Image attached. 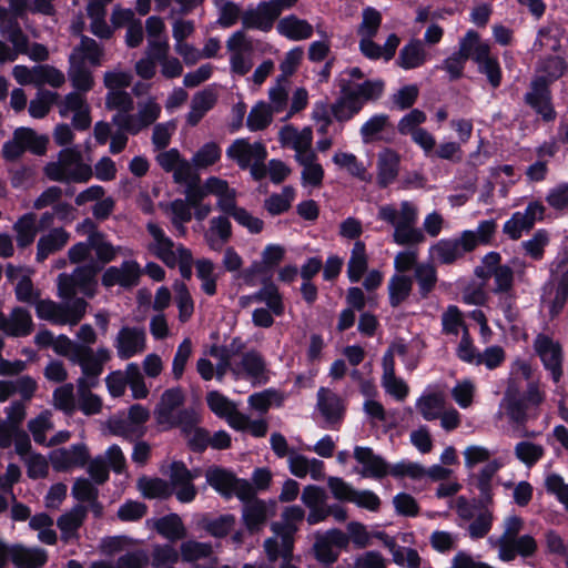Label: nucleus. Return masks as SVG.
<instances>
[{
    "label": "nucleus",
    "instance_id": "cd10ccee",
    "mask_svg": "<svg viewBox=\"0 0 568 568\" xmlns=\"http://www.w3.org/2000/svg\"><path fill=\"white\" fill-rule=\"evenodd\" d=\"M103 49L100 44L87 36H82L80 43L72 50L69 62H77L82 65L98 67L101 64Z\"/></svg>",
    "mask_w": 568,
    "mask_h": 568
},
{
    "label": "nucleus",
    "instance_id": "bf43d9fd",
    "mask_svg": "<svg viewBox=\"0 0 568 568\" xmlns=\"http://www.w3.org/2000/svg\"><path fill=\"white\" fill-rule=\"evenodd\" d=\"M69 63L70 67L68 70V75L72 87L77 90L75 92H80L82 94L89 92L94 84L91 70L87 65H82L77 62Z\"/></svg>",
    "mask_w": 568,
    "mask_h": 568
},
{
    "label": "nucleus",
    "instance_id": "b1692460",
    "mask_svg": "<svg viewBox=\"0 0 568 568\" xmlns=\"http://www.w3.org/2000/svg\"><path fill=\"white\" fill-rule=\"evenodd\" d=\"M288 468L298 478L310 475L314 480H322L325 477L324 463L322 460L308 458L295 452H292L288 456Z\"/></svg>",
    "mask_w": 568,
    "mask_h": 568
},
{
    "label": "nucleus",
    "instance_id": "37998d69",
    "mask_svg": "<svg viewBox=\"0 0 568 568\" xmlns=\"http://www.w3.org/2000/svg\"><path fill=\"white\" fill-rule=\"evenodd\" d=\"M16 233V241L19 247L30 246L38 234L37 215L32 212L21 215L12 226Z\"/></svg>",
    "mask_w": 568,
    "mask_h": 568
},
{
    "label": "nucleus",
    "instance_id": "c9c22d12",
    "mask_svg": "<svg viewBox=\"0 0 568 568\" xmlns=\"http://www.w3.org/2000/svg\"><path fill=\"white\" fill-rule=\"evenodd\" d=\"M368 254L366 245L363 241L357 240L352 250L347 261V277L351 283H358L362 276L368 270Z\"/></svg>",
    "mask_w": 568,
    "mask_h": 568
},
{
    "label": "nucleus",
    "instance_id": "423d86ee",
    "mask_svg": "<svg viewBox=\"0 0 568 568\" xmlns=\"http://www.w3.org/2000/svg\"><path fill=\"white\" fill-rule=\"evenodd\" d=\"M226 155L235 161L241 169H250L254 180L258 181L266 176L264 161L267 151L263 143H250L246 139H237L227 148Z\"/></svg>",
    "mask_w": 568,
    "mask_h": 568
},
{
    "label": "nucleus",
    "instance_id": "4c0bfd02",
    "mask_svg": "<svg viewBox=\"0 0 568 568\" xmlns=\"http://www.w3.org/2000/svg\"><path fill=\"white\" fill-rule=\"evenodd\" d=\"M523 526L524 521L518 516H510L506 518L504 532L497 541L498 556L503 561L514 560V552L510 549V541L518 537Z\"/></svg>",
    "mask_w": 568,
    "mask_h": 568
},
{
    "label": "nucleus",
    "instance_id": "9d476101",
    "mask_svg": "<svg viewBox=\"0 0 568 568\" xmlns=\"http://www.w3.org/2000/svg\"><path fill=\"white\" fill-rule=\"evenodd\" d=\"M111 359V351L106 347H99L93 351L89 346H83L80 353L74 357L73 364L81 367L82 376L77 382L78 388L85 385L97 386L99 377L103 372V365Z\"/></svg>",
    "mask_w": 568,
    "mask_h": 568
},
{
    "label": "nucleus",
    "instance_id": "0eeeda50",
    "mask_svg": "<svg viewBox=\"0 0 568 568\" xmlns=\"http://www.w3.org/2000/svg\"><path fill=\"white\" fill-rule=\"evenodd\" d=\"M87 302L77 298L71 304H59L51 300H38L34 304L37 316L57 325H75L85 314Z\"/></svg>",
    "mask_w": 568,
    "mask_h": 568
},
{
    "label": "nucleus",
    "instance_id": "5701e85b",
    "mask_svg": "<svg viewBox=\"0 0 568 568\" xmlns=\"http://www.w3.org/2000/svg\"><path fill=\"white\" fill-rule=\"evenodd\" d=\"M70 237V233L63 227L51 229L38 240L36 260L43 262L51 254L61 251L68 244Z\"/></svg>",
    "mask_w": 568,
    "mask_h": 568
},
{
    "label": "nucleus",
    "instance_id": "09e8293b",
    "mask_svg": "<svg viewBox=\"0 0 568 568\" xmlns=\"http://www.w3.org/2000/svg\"><path fill=\"white\" fill-rule=\"evenodd\" d=\"M156 531L164 538L175 541L186 537V528L176 514H171L158 519L154 524Z\"/></svg>",
    "mask_w": 568,
    "mask_h": 568
},
{
    "label": "nucleus",
    "instance_id": "9b49d317",
    "mask_svg": "<svg viewBox=\"0 0 568 568\" xmlns=\"http://www.w3.org/2000/svg\"><path fill=\"white\" fill-rule=\"evenodd\" d=\"M500 260L501 257L499 253L489 252L483 258V266L477 267L475 274L480 278L493 276V293L499 295L510 294L514 288V270L509 265L500 264Z\"/></svg>",
    "mask_w": 568,
    "mask_h": 568
},
{
    "label": "nucleus",
    "instance_id": "58836bf2",
    "mask_svg": "<svg viewBox=\"0 0 568 568\" xmlns=\"http://www.w3.org/2000/svg\"><path fill=\"white\" fill-rule=\"evenodd\" d=\"M92 251L95 253L97 260L102 264L114 261L119 255H131L132 252L122 246H114L104 233L95 234L90 241Z\"/></svg>",
    "mask_w": 568,
    "mask_h": 568
},
{
    "label": "nucleus",
    "instance_id": "a878e982",
    "mask_svg": "<svg viewBox=\"0 0 568 568\" xmlns=\"http://www.w3.org/2000/svg\"><path fill=\"white\" fill-rule=\"evenodd\" d=\"M339 97L329 106L334 119L338 122H347L358 114L364 108L358 100L354 98L353 91L345 89L339 82Z\"/></svg>",
    "mask_w": 568,
    "mask_h": 568
},
{
    "label": "nucleus",
    "instance_id": "864d4df0",
    "mask_svg": "<svg viewBox=\"0 0 568 568\" xmlns=\"http://www.w3.org/2000/svg\"><path fill=\"white\" fill-rule=\"evenodd\" d=\"M196 276L201 281V290L209 296L216 294L217 275L215 274V265L207 258H200L195 262Z\"/></svg>",
    "mask_w": 568,
    "mask_h": 568
},
{
    "label": "nucleus",
    "instance_id": "e433bc0d",
    "mask_svg": "<svg viewBox=\"0 0 568 568\" xmlns=\"http://www.w3.org/2000/svg\"><path fill=\"white\" fill-rule=\"evenodd\" d=\"M33 321L29 311L16 307L7 317L6 335L11 337H24L32 333Z\"/></svg>",
    "mask_w": 568,
    "mask_h": 568
},
{
    "label": "nucleus",
    "instance_id": "412c9836",
    "mask_svg": "<svg viewBox=\"0 0 568 568\" xmlns=\"http://www.w3.org/2000/svg\"><path fill=\"white\" fill-rule=\"evenodd\" d=\"M280 143L285 148H291L295 151V161L314 153L312 149L313 131L310 126L297 130L293 125H285L278 132Z\"/></svg>",
    "mask_w": 568,
    "mask_h": 568
},
{
    "label": "nucleus",
    "instance_id": "c756f323",
    "mask_svg": "<svg viewBox=\"0 0 568 568\" xmlns=\"http://www.w3.org/2000/svg\"><path fill=\"white\" fill-rule=\"evenodd\" d=\"M317 407L327 423H338L344 415V404L342 398L327 388H320L317 392Z\"/></svg>",
    "mask_w": 568,
    "mask_h": 568
},
{
    "label": "nucleus",
    "instance_id": "49530a36",
    "mask_svg": "<svg viewBox=\"0 0 568 568\" xmlns=\"http://www.w3.org/2000/svg\"><path fill=\"white\" fill-rule=\"evenodd\" d=\"M11 561L19 568H38L47 561V555L39 548L14 545L11 547Z\"/></svg>",
    "mask_w": 568,
    "mask_h": 568
},
{
    "label": "nucleus",
    "instance_id": "4be33fe9",
    "mask_svg": "<svg viewBox=\"0 0 568 568\" xmlns=\"http://www.w3.org/2000/svg\"><path fill=\"white\" fill-rule=\"evenodd\" d=\"M354 458L362 465L359 474L363 477L383 478L388 473L390 474L388 464L369 447L356 446Z\"/></svg>",
    "mask_w": 568,
    "mask_h": 568
},
{
    "label": "nucleus",
    "instance_id": "052dcab7",
    "mask_svg": "<svg viewBox=\"0 0 568 568\" xmlns=\"http://www.w3.org/2000/svg\"><path fill=\"white\" fill-rule=\"evenodd\" d=\"M13 136L22 146V149L30 150L32 153L41 155L45 152L48 139L39 136L37 133L28 128H19L13 132Z\"/></svg>",
    "mask_w": 568,
    "mask_h": 568
},
{
    "label": "nucleus",
    "instance_id": "5fc2aeb1",
    "mask_svg": "<svg viewBox=\"0 0 568 568\" xmlns=\"http://www.w3.org/2000/svg\"><path fill=\"white\" fill-rule=\"evenodd\" d=\"M217 10V24L222 28H231L239 20L242 21L243 11L241 6L232 0H214Z\"/></svg>",
    "mask_w": 568,
    "mask_h": 568
},
{
    "label": "nucleus",
    "instance_id": "ea45409f",
    "mask_svg": "<svg viewBox=\"0 0 568 568\" xmlns=\"http://www.w3.org/2000/svg\"><path fill=\"white\" fill-rule=\"evenodd\" d=\"M333 163L339 169L345 170L353 178L362 182H371L373 176L367 168L361 162L357 156L349 152H336L332 158Z\"/></svg>",
    "mask_w": 568,
    "mask_h": 568
},
{
    "label": "nucleus",
    "instance_id": "72a5a7b5",
    "mask_svg": "<svg viewBox=\"0 0 568 568\" xmlns=\"http://www.w3.org/2000/svg\"><path fill=\"white\" fill-rule=\"evenodd\" d=\"M88 508L83 505H75L69 511L61 515L57 520V526L61 531V538L69 540L78 537V530L84 523Z\"/></svg>",
    "mask_w": 568,
    "mask_h": 568
},
{
    "label": "nucleus",
    "instance_id": "473e14b6",
    "mask_svg": "<svg viewBox=\"0 0 568 568\" xmlns=\"http://www.w3.org/2000/svg\"><path fill=\"white\" fill-rule=\"evenodd\" d=\"M273 514L274 503L267 504L261 499L248 500L243 507V520L250 530L258 529Z\"/></svg>",
    "mask_w": 568,
    "mask_h": 568
},
{
    "label": "nucleus",
    "instance_id": "7c9ffc66",
    "mask_svg": "<svg viewBox=\"0 0 568 568\" xmlns=\"http://www.w3.org/2000/svg\"><path fill=\"white\" fill-rule=\"evenodd\" d=\"M14 444L16 453L23 457L31 450V440L29 435L17 425L7 423L0 424V448H9Z\"/></svg>",
    "mask_w": 568,
    "mask_h": 568
},
{
    "label": "nucleus",
    "instance_id": "680f3d73",
    "mask_svg": "<svg viewBox=\"0 0 568 568\" xmlns=\"http://www.w3.org/2000/svg\"><path fill=\"white\" fill-rule=\"evenodd\" d=\"M18 17L10 14L8 11L2 19H0V32L6 37L17 50H24V37Z\"/></svg>",
    "mask_w": 568,
    "mask_h": 568
},
{
    "label": "nucleus",
    "instance_id": "6e6552de",
    "mask_svg": "<svg viewBox=\"0 0 568 568\" xmlns=\"http://www.w3.org/2000/svg\"><path fill=\"white\" fill-rule=\"evenodd\" d=\"M161 111L162 106L156 101V98L149 97L138 103L136 113H116L112 116V123L130 134L136 135L154 124L160 118Z\"/></svg>",
    "mask_w": 568,
    "mask_h": 568
},
{
    "label": "nucleus",
    "instance_id": "ddd939ff",
    "mask_svg": "<svg viewBox=\"0 0 568 568\" xmlns=\"http://www.w3.org/2000/svg\"><path fill=\"white\" fill-rule=\"evenodd\" d=\"M532 347L540 358L544 368L550 373L552 382L556 384L559 383L564 375V355L559 342L540 333L534 339Z\"/></svg>",
    "mask_w": 568,
    "mask_h": 568
},
{
    "label": "nucleus",
    "instance_id": "f257e3e1",
    "mask_svg": "<svg viewBox=\"0 0 568 568\" xmlns=\"http://www.w3.org/2000/svg\"><path fill=\"white\" fill-rule=\"evenodd\" d=\"M377 219L393 227L392 240L399 246H418L426 241L423 231L417 227L419 209L412 201L381 205Z\"/></svg>",
    "mask_w": 568,
    "mask_h": 568
},
{
    "label": "nucleus",
    "instance_id": "c03bdc74",
    "mask_svg": "<svg viewBox=\"0 0 568 568\" xmlns=\"http://www.w3.org/2000/svg\"><path fill=\"white\" fill-rule=\"evenodd\" d=\"M296 162L303 168L301 172L302 185L320 187L324 179V169L318 162L316 153H308Z\"/></svg>",
    "mask_w": 568,
    "mask_h": 568
},
{
    "label": "nucleus",
    "instance_id": "2f4dec72",
    "mask_svg": "<svg viewBox=\"0 0 568 568\" xmlns=\"http://www.w3.org/2000/svg\"><path fill=\"white\" fill-rule=\"evenodd\" d=\"M232 236V225L226 216H216L210 221L204 234L206 244L213 251H221Z\"/></svg>",
    "mask_w": 568,
    "mask_h": 568
},
{
    "label": "nucleus",
    "instance_id": "1a4fd4ad",
    "mask_svg": "<svg viewBox=\"0 0 568 568\" xmlns=\"http://www.w3.org/2000/svg\"><path fill=\"white\" fill-rule=\"evenodd\" d=\"M99 267L89 264L78 266L71 274H60L58 276V294L62 298H71L77 292L92 297L97 288V273Z\"/></svg>",
    "mask_w": 568,
    "mask_h": 568
},
{
    "label": "nucleus",
    "instance_id": "c85d7f7f",
    "mask_svg": "<svg viewBox=\"0 0 568 568\" xmlns=\"http://www.w3.org/2000/svg\"><path fill=\"white\" fill-rule=\"evenodd\" d=\"M399 154L392 149H384L377 155V183L382 187L392 184L399 170Z\"/></svg>",
    "mask_w": 568,
    "mask_h": 568
},
{
    "label": "nucleus",
    "instance_id": "8fccbe9b",
    "mask_svg": "<svg viewBox=\"0 0 568 568\" xmlns=\"http://www.w3.org/2000/svg\"><path fill=\"white\" fill-rule=\"evenodd\" d=\"M207 484L225 497L232 496V488L236 485V477L219 467L209 468L205 473Z\"/></svg>",
    "mask_w": 568,
    "mask_h": 568
},
{
    "label": "nucleus",
    "instance_id": "79ce46f5",
    "mask_svg": "<svg viewBox=\"0 0 568 568\" xmlns=\"http://www.w3.org/2000/svg\"><path fill=\"white\" fill-rule=\"evenodd\" d=\"M489 50L490 45L487 42L480 41L479 34L476 31L468 30L459 40L458 51L456 53L466 61L468 59L476 61L484 58Z\"/></svg>",
    "mask_w": 568,
    "mask_h": 568
},
{
    "label": "nucleus",
    "instance_id": "69168bd1",
    "mask_svg": "<svg viewBox=\"0 0 568 568\" xmlns=\"http://www.w3.org/2000/svg\"><path fill=\"white\" fill-rule=\"evenodd\" d=\"M53 427L52 413L50 410H44L28 422V429L33 440L43 446L47 444V433L52 430Z\"/></svg>",
    "mask_w": 568,
    "mask_h": 568
},
{
    "label": "nucleus",
    "instance_id": "393cba45",
    "mask_svg": "<svg viewBox=\"0 0 568 568\" xmlns=\"http://www.w3.org/2000/svg\"><path fill=\"white\" fill-rule=\"evenodd\" d=\"M278 34L291 41H303L310 39L314 33L313 26L305 19L295 14L286 16L276 24Z\"/></svg>",
    "mask_w": 568,
    "mask_h": 568
},
{
    "label": "nucleus",
    "instance_id": "0e129e2a",
    "mask_svg": "<svg viewBox=\"0 0 568 568\" xmlns=\"http://www.w3.org/2000/svg\"><path fill=\"white\" fill-rule=\"evenodd\" d=\"M172 174L175 183L185 184L189 187L187 195L190 192L195 191L194 187L197 185L200 176L192 160L189 161L185 158H182L181 162H179L174 171H172Z\"/></svg>",
    "mask_w": 568,
    "mask_h": 568
},
{
    "label": "nucleus",
    "instance_id": "e2e57ef3",
    "mask_svg": "<svg viewBox=\"0 0 568 568\" xmlns=\"http://www.w3.org/2000/svg\"><path fill=\"white\" fill-rule=\"evenodd\" d=\"M174 298L179 310V320L182 323L187 322L194 313V302L191 293L183 282L173 284Z\"/></svg>",
    "mask_w": 568,
    "mask_h": 568
},
{
    "label": "nucleus",
    "instance_id": "3c124183",
    "mask_svg": "<svg viewBox=\"0 0 568 568\" xmlns=\"http://www.w3.org/2000/svg\"><path fill=\"white\" fill-rule=\"evenodd\" d=\"M416 408L424 419H437L445 408L444 395L440 393L423 394L416 402Z\"/></svg>",
    "mask_w": 568,
    "mask_h": 568
},
{
    "label": "nucleus",
    "instance_id": "2eb2a0df",
    "mask_svg": "<svg viewBox=\"0 0 568 568\" xmlns=\"http://www.w3.org/2000/svg\"><path fill=\"white\" fill-rule=\"evenodd\" d=\"M113 346L122 361L141 355L146 349V333L141 327L123 326L116 333Z\"/></svg>",
    "mask_w": 568,
    "mask_h": 568
},
{
    "label": "nucleus",
    "instance_id": "7ed1b4c3",
    "mask_svg": "<svg viewBox=\"0 0 568 568\" xmlns=\"http://www.w3.org/2000/svg\"><path fill=\"white\" fill-rule=\"evenodd\" d=\"M305 513L300 506L286 507L282 514L281 523H273L274 536L266 539L264 547L268 559L276 560L278 557L286 558L293 550L294 534L297 524L304 519Z\"/></svg>",
    "mask_w": 568,
    "mask_h": 568
},
{
    "label": "nucleus",
    "instance_id": "6e6d98bb",
    "mask_svg": "<svg viewBox=\"0 0 568 568\" xmlns=\"http://www.w3.org/2000/svg\"><path fill=\"white\" fill-rule=\"evenodd\" d=\"M191 204V201L189 203L185 200L178 199L172 201L165 209L166 213L171 215L173 226L181 235H184L186 232L184 224L192 219Z\"/></svg>",
    "mask_w": 568,
    "mask_h": 568
},
{
    "label": "nucleus",
    "instance_id": "f704fd0d",
    "mask_svg": "<svg viewBox=\"0 0 568 568\" xmlns=\"http://www.w3.org/2000/svg\"><path fill=\"white\" fill-rule=\"evenodd\" d=\"M184 395L181 388L176 387L165 390L155 412L158 423L173 426L174 410L182 405Z\"/></svg>",
    "mask_w": 568,
    "mask_h": 568
},
{
    "label": "nucleus",
    "instance_id": "4d7b16f0",
    "mask_svg": "<svg viewBox=\"0 0 568 568\" xmlns=\"http://www.w3.org/2000/svg\"><path fill=\"white\" fill-rule=\"evenodd\" d=\"M414 277L418 285L419 295L426 298L437 283V271L432 263H420L415 267Z\"/></svg>",
    "mask_w": 568,
    "mask_h": 568
},
{
    "label": "nucleus",
    "instance_id": "13d9d810",
    "mask_svg": "<svg viewBox=\"0 0 568 568\" xmlns=\"http://www.w3.org/2000/svg\"><path fill=\"white\" fill-rule=\"evenodd\" d=\"M138 488L145 498H168L172 494L170 483L161 478L143 476L138 480Z\"/></svg>",
    "mask_w": 568,
    "mask_h": 568
},
{
    "label": "nucleus",
    "instance_id": "20e7f679",
    "mask_svg": "<svg viewBox=\"0 0 568 568\" xmlns=\"http://www.w3.org/2000/svg\"><path fill=\"white\" fill-rule=\"evenodd\" d=\"M43 172L50 181L85 183L92 175L93 170L82 160V154L77 148H65L58 154V160L49 162Z\"/></svg>",
    "mask_w": 568,
    "mask_h": 568
},
{
    "label": "nucleus",
    "instance_id": "f3484780",
    "mask_svg": "<svg viewBox=\"0 0 568 568\" xmlns=\"http://www.w3.org/2000/svg\"><path fill=\"white\" fill-rule=\"evenodd\" d=\"M278 18V11L272 3L261 1L255 7H248L243 11L242 27L246 30H258L266 33L273 29Z\"/></svg>",
    "mask_w": 568,
    "mask_h": 568
},
{
    "label": "nucleus",
    "instance_id": "603ef678",
    "mask_svg": "<svg viewBox=\"0 0 568 568\" xmlns=\"http://www.w3.org/2000/svg\"><path fill=\"white\" fill-rule=\"evenodd\" d=\"M206 402L210 409L215 415L225 418L230 426L232 418H234L235 415H240V412L236 409L235 404L231 402L226 396L219 393L217 390H212L207 393Z\"/></svg>",
    "mask_w": 568,
    "mask_h": 568
},
{
    "label": "nucleus",
    "instance_id": "f03ea898",
    "mask_svg": "<svg viewBox=\"0 0 568 568\" xmlns=\"http://www.w3.org/2000/svg\"><path fill=\"white\" fill-rule=\"evenodd\" d=\"M566 70L565 60L558 55L540 60L530 83V90L525 94V102L545 121H552L556 118L549 84L562 77Z\"/></svg>",
    "mask_w": 568,
    "mask_h": 568
},
{
    "label": "nucleus",
    "instance_id": "bb28decb",
    "mask_svg": "<svg viewBox=\"0 0 568 568\" xmlns=\"http://www.w3.org/2000/svg\"><path fill=\"white\" fill-rule=\"evenodd\" d=\"M338 81L345 89L353 91L354 98L358 100L363 106L368 101L378 100L385 88V83L381 79L365 80L362 83H356L346 78H339Z\"/></svg>",
    "mask_w": 568,
    "mask_h": 568
},
{
    "label": "nucleus",
    "instance_id": "f8f14e48",
    "mask_svg": "<svg viewBox=\"0 0 568 568\" xmlns=\"http://www.w3.org/2000/svg\"><path fill=\"white\" fill-rule=\"evenodd\" d=\"M473 243L471 235L462 232L459 236L442 239L430 245L429 257L438 264L452 265L473 252Z\"/></svg>",
    "mask_w": 568,
    "mask_h": 568
},
{
    "label": "nucleus",
    "instance_id": "dca6fc26",
    "mask_svg": "<svg viewBox=\"0 0 568 568\" xmlns=\"http://www.w3.org/2000/svg\"><path fill=\"white\" fill-rule=\"evenodd\" d=\"M59 114L68 118L72 114L71 123L75 130L84 131L91 125V109L80 92H70L58 103Z\"/></svg>",
    "mask_w": 568,
    "mask_h": 568
},
{
    "label": "nucleus",
    "instance_id": "338daca9",
    "mask_svg": "<svg viewBox=\"0 0 568 568\" xmlns=\"http://www.w3.org/2000/svg\"><path fill=\"white\" fill-rule=\"evenodd\" d=\"M295 190L292 186L283 187L281 193H274L264 202V207L271 215L286 212L294 201Z\"/></svg>",
    "mask_w": 568,
    "mask_h": 568
},
{
    "label": "nucleus",
    "instance_id": "aec40b11",
    "mask_svg": "<svg viewBox=\"0 0 568 568\" xmlns=\"http://www.w3.org/2000/svg\"><path fill=\"white\" fill-rule=\"evenodd\" d=\"M231 372L236 378H246L253 384H265L267 382L266 363L257 351L246 352L241 362L231 367Z\"/></svg>",
    "mask_w": 568,
    "mask_h": 568
},
{
    "label": "nucleus",
    "instance_id": "de8ad7c7",
    "mask_svg": "<svg viewBox=\"0 0 568 568\" xmlns=\"http://www.w3.org/2000/svg\"><path fill=\"white\" fill-rule=\"evenodd\" d=\"M413 280L405 274H394L387 285L388 300L392 307H398L410 295Z\"/></svg>",
    "mask_w": 568,
    "mask_h": 568
},
{
    "label": "nucleus",
    "instance_id": "a19ab883",
    "mask_svg": "<svg viewBox=\"0 0 568 568\" xmlns=\"http://www.w3.org/2000/svg\"><path fill=\"white\" fill-rule=\"evenodd\" d=\"M255 303L266 305L275 316H282L285 312V304L278 287L272 282H265L263 286L252 294Z\"/></svg>",
    "mask_w": 568,
    "mask_h": 568
},
{
    "label": "nucleus",
    "instance_id": "39448f33",
    "mask_svg": "<svg viewBox=\"0 0 568 568\" xmlns=\"http://www.w3.org/2000/svg\"><path fill=\"white\" fill-rule=\"evenodd\" d=\"M550 277L545 285V301L552 317L560 314L568 300V252L558 254L550 263Z\"/></svg>",
    "mask_w": 568,
    "mask_h": 568
},
{
    "label": "nucleus",
    "instance_id": "a18cd8bd",
    "mask_svg": "<svg viewBox=\"0 0 568 568\" xmlns=\"http://www.w3.org/2000/svg\"><path fill=\"white\" fill-rule=\"evenodd\" d=\"M427 60V52L419 40H413L405 44L398 54L397 64L405 69H416L422 67Z\"/></svg>",
    "mask_w": 568,
    "mask_h": 568
},
{
    "label": "nucleus",
    "instance_id": "4468645a",
    "mask_svg": "<svg viewBox=\"0 0 568 568\" xmlns=\"http://www.w3.org/2000/svg\"><path fill=\"white\" fill-rule=\"evenodd\" d=\"M142 273L136 261L126 260L119 266L108 267L101 276V283L106 288L119 285L123 290H131L139 285Z\"/></svg>",
    "mask_w": 568,
    "mask_h": 568
},
{
    "label": "nucleus",
    "instance_id": "774afa93",
    "mask_svg": "<svg viewBox=\"0 0 568 568\" xmlns=\"http://www.w3.org/2000/svg\"><path fill=\"white\" fill-rule=\"evenodd\" d=\"M273 111L271 110V106L264 102L261 101L256 103L250 111L247 119H246V125L251 131H260L265 129L270 125L273 119Z\"/></svg>",
    "mask_w": 568,
    "mask_h": 568
},
{
    "label": "nucleus",
    "instance_id": "a211bd4d",
    "mask_svg": "<svg viewBox=\"0 0 568 568\" xmlns=\"http://www.w3.org/2000/svg\"><path fill=\"white\" fill-rule=\"evenodd\" d=\"M146 230L152 237V241L148 245V250L155 257L161 260L166 266H176V247L174 242L165 234L164 230L156 223L149 222Z\"/></svg>",
    "mask_w": 568,
    "mask_h": 568
},
{
    "label": "nucleus",
    "instance_id": "6ab92c4d",
    "mask_svg": "<svg viewBox=\"0 0 568 568\" xmlns=\"http://www.w3.org/2000/svg\"><path fill=\"white\" fill-rule=\"evenodd\" d=\"M90 458L84 444H74L68 448H58L50 453L49 459L54 470L68 471L87 465Z\"/></svg>",
    "mask_w": 568,
    "mask_h": 568
}]
</instances>
